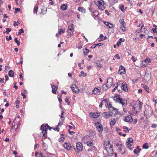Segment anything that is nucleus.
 Segmentation results:
<instances>
[{
	"instance_id": "obj_12",
	"label": "nucleus",
	"mask_w": 157,
	"mask_h": 157,
	"mask_svg": "<svg viewBox=\"0 0 157 157\" xmlns=\"http://www.w3.org/2000/svg\"><path fill=\"white\" fill-rule=\"evenodd\" d=\"M71 89L75 93H78L79 92V89L75 84L72 85Z\"/></svg>"
},
{
	"instance_id": "obj_19",
	"label": "nucleus",
	"mask_w": 157,
	"mask_h": 157,
	"mask_svg": "<svg viewBox=\"0 0 157 157\" xmlns=\"http://www.w3.org/2000/svg\"><path fill=\"white\" fill-rule=\"evenodd\" d=\"M141 149L140 148L139 146H137L136 147V149L134 150V153L136 154H137L139 153L140 152Z\"/></svg>"
},
{
	"instance_id": "obj_56",
	"label": "nucleus",
	"mask_w": 157,
	"mask_h": 157,
	"mask_svg": "<svg viewBox=\"0 0 157 157\" xmlns=\"http://www.w3.org/2000/svg\"><path fill=\"white\" fill-rule=\"evenodd\" d=\"M84 74V72L83 71H81L80 73L79 74V76L81 77L82 75H83V74Z\"/></svg>"
},
{
	"instance_id": "obj_58",
	"label": "nucleus",
	"mask_w": 157,
	"mask_h": 157,
	"mask_svg": "<svg viewBox=\"0 0 157 157\" xmlns=\"http://www.w3.org/2000/svg\"><path fill=\"white\" fill-rule=\"evenodd\" d=\"M64 113V112L63 111H62L61 113V115L60 116V117L61 118H64V117L63 116V114Z\"/></svg>"
},
{
	"instance_id": "obj_51",
	"label": "nucleus",
	"mask_w": 157,
	"mask_h": 157,
	"mask_svg": "<svg viewBox=\"0 0 157 157\" xmlns=\"http://www.w3.org/2000/svg\"><path fill=\"white\" fill-rule=\"evenodd\" d=\"M144 62H146V63H149L151 62V61L150 59H145Z\"/></svg>"
},
{
	"instance_id": "obj_6",
	"label": "nucleus",
	"mask_w": 157,
	"mask_h": 157,
	"mask_svg": "<svg viewBox=\"0 0 157 157\" xmlns=\"http://www.w3.org/2000/svg\"><path fill=\"white\" fill-rule=\"evenodd\" d=\"M152 113V110L150 107H148L146 108L144 112V116L147 117V116H150Z\"/></svg>"
},
{
	"instance_id": "obj_28",
	"label": "nucleus",
	"mask_w": 157,
	"mask_h": 157,
	"mask_svg": "<svg viewBox=\"0 0 157 157\" xmlns=\"http://www.w3.org/2000/svg\"><path fill=\"white\" fill-rule=\"evenodd\" d=\"M95 64H96V66L99 67H102V64L100 63V62L99 61H96L95 62Z\"/></svg>"
},
{
	"instance_id": "obj_29",
	"label": "nucleus",
	"mask_w": 157,
	"mask_h": 157,
	"mask_svg": "<svg viewBox=\"0 0 157 157\" xmlns=\"http://www.w3.org/2000/svg\"><path fill=\"white\" fill-rule=\"evenodd\" d=\"M87 145L88 146L92 147L93 145V143L91 141H87L86 143Z\"/></svg>"
},
{
	"instance_id": "obj_24",
	"label": "nucleus",
	"mask_w": 157,
	"mask_h": 157,
	"mask_svg": "<svg viewBox=\"0 0 157 157\" xmlns=\"http://www.w3.org/2000/svg\"><path fill=\"white\" fill-rule=\"evenodd\" d=\"M9 75L11 77H13L14 76L13 71L11 70L9 71L8 72Z\"/></svg>"
},
{
	"instance_id": "obj_53",
	"label": "nucleus",
	"mask_w": 157,
	"mask_h": 157,
	"mask_svg": "<svg viewBox=\"0 0 157 157\" xmlns=\"http://www.w3.org/2000/svg\"><path fill=\"white\" fill-rule=\"evenodd\" d=\"M124 6L123 5L121 6V7H120V9L123 12H124Z\"/></svg>"
},
{
	"instance_id": "obj_61",
	"label": "nucleus",
	"mask_w": 157,
	"mask_h": 157,
	"mask_svg": "<svg viewBox=\"0 0 157 157\" xmlns=\"http://www.w3.org/2000/svg\"><path fill=\"white\" fill-rule=\"evenodd\" d=\"M4 79L3 78H0V82L1 83H2L4 82Z\"/></svg>"
},
{
	"instance_id": "obj_15",
	"label": "nucleus",
	"mask_w": 157,
	"mask_h": 157,
	"mask_svg": "<svg viewBox=\"0 0 157 157\" xmlns=\"http://www.w3.org/2000/svg\"><path fill=\"white\" fill-rule=\"evenodd\" d=\"M63 146L65 148L68 150H70L72 148L71 145L69 143H65Z\"/></svg>"
},
{
	"instance_id": "obj_21",
	"label": "nucleus",
	"mask_w": 157,
	"mask_h": 157,
	"mask_svg": "<svg viewBox=\"0 0 157 157\" xmlns=\"http://www.w3.org/2000/svg\"><path fill=\"white\" fill-rule=\"evenodd\" d=\"M60 9L63 10H65L67 9V6L66 4H63L61 5Z\"/></svg>"
},
{
	"instance_id": "obj_4",
	"label": "nucleus",
	"mask_w": 157,
	"mask_h": 157,
	"mask_svg": "<svg viewBox=\"0 0 157 157\" xmlns=\"http://www.w3.org/2000/svg\"><path fill=\"white\" fill-rule=\"evenodd\" d=\"M142 104L143 103L139 101H136V103L133 106L134 110H136V111L140 110L142 108Z\"/></svg>"
},
{
	"instance_id": "obj_5",
	"label": "nucleus",
	"mask_w": 157,
	"mask_h": 157,
	"mask_svg": "<svg viewBox=\"0 0 157 157\" xmlns=\"http://www.w3.org/2000/svg\"><path fill=\"white\" fill-rule=\"evenodd\" d=\"M74 147L75 150L76 151H78V152H81L82 151L83 146L82 144L80 142L77 143L76 144V148L75 149V147L73 146Z\"/></svg>"
},
{
	"instance_id": "obj_37",
	"label": "nucleus",
	"mask_w": 157,
	"mask_h": 157,
	"mask_svg": "<svg viewBox=\"0 0 157 157\" xmlns=\"http://www.w3.org/2000/svg\"><path fill=\"white\" fill-rule=\"evenodd\" d=\"M11 30L10 28H7L6 29V31L4 32V33L8 34L9 32L11 31Z\"/></svg>"
},
{
	"instance_id": "obj_46",
	"label": "nucleus",
	"mask_w": 157,
	"mask_h": 157,
	"mask_svg": "<svg viewBox=\"0 0 157 157\" xmlns=\"http://www.w3.org/2000/svg\"><path fill=\"white\" fill-rule=\"evenodd\" d=\"M126 143L127 144V145L128 146V148L130 150H132L131 149H130V147L132 146V144H130L129 143H128V142H126Z\"/></svg>"
},
{
	"instance_id": "obj_25",
	"label": "nucleus",
	"mask_w": 157,
	"mask_h": 157,
	"mask_svg": "<svg viewBox=\"0 0 157 157\" xmlns=\"http://www.w3.org/2000/svg\"><path fill=\"white\" fill-rule=\"evenodd\" d=\"M83 51L84 54L85 56L87 55L89 52V50L87 49L86 48L83 49Z\"/></svg>"
},
{
	"instance_id": "obj_33",
	"label": "nucleus",
	"mask_w": 157,
	"mask_h": 157,
	"mask_svg": "<svg viewBox=\"0 0 157 157\" xmlns=\"http://www.w3.org/2000/svg\"><path fill=\"white\" fill-rule=\"evenodd\" d=\"M94 16L95 17H97L99 15V12L97 10H95L93 13Z\"/></svg>"
},
{
	"instance_id": "obj_30",
	"label": "nucleus",
	"mask_w": 157,
	"mask_h": 157,
	"mask_svg": "<svg viewBox=\"0 0 157 157\" xmlns=\"http://www.w3.org/2000/svg\"><path fill=\"white\" fill-rule=\"evenodd\" d=\"M143 148L144 149H147L148 148V144L147 143L144 144L143 145Z\"/></svg>"
},
{
	"instance_id": "obj_39",
	"label": "nucleus",
	"mask_w": 157,
	"mask_h": 157,
	"mask_svg": "<svg viewBox=\"0 0 157 157\" xmlns=\"http://www.w3.org/2000/svg\"><path fill=\"white\" fill-rule=\"evenodd\" d=\"M142 86L143 88H144L146 90H148L149 87L144 84L142 85Z\"/></svg>"
},
{
	"instance_id": "obj_36",
	"label": "nucleus",
	"mask_w": 157,
	"mask_h": 157,
	"mask_svg": "<svg viewBox=\"0 0 157 157\" xmlns=\"http://www.w3.org/2000/svg\"><path fill=\"white\" fill-rule=\"evenodd\" d=\"M14 41L15 42L17 43V46H19L20 44V42L19 41H18L17 40V38H15L14 39Z\"/></svg>"
},
{
	"instance_id": "obj_40",
	"label": "nucleus",
	"mask_w": 157,
	"mask_h": 157,
	"mask_svg": "<svg viewBox=\"0 0 157 157\" xmlns=\"http://www.w3.org/2000/svg\"><path fill=\"white\" fill-rule=\"evenodd\" d=\"M112 146H113L110 145V146L109 147V150H110V152H111V154H113V149H112Z\"/></svg>"
},
{
	"instance_id": "obj_49",
	"label": "nucleus",
	"mask_w": 157,
	"mask_h": 157,
	"mask_svg": "<svg viewBox=\"0 0 157 157\" xmlns=\"http://www.w3.org/2000/svg\"><path fill=\"white\" fill-rule=\"evenodd\" d=\"M62 122H60L59 123H58V126H61L62 124H63V121H64V119H62Z\"/></svg>"
},
{
	"instance_id": "obj_52",
	"label": "nucleus",
	"mask_w": 157,
	"mask_h": 157,
	"mask_svg": "<svg viewBox=\"0 0 157 157\" xmlns=\"http://www.w3.org/2000/svg\"><path fill=\"white\" fill-rule=\"evenodd\" d=\"M68 132L71 135H73L75 133V132H74L70 131V129L68 130Z\"/></svg>"
},
{
	"instance_id": "obj_7",
	"label": "nucleus",
	"mask_w": 157,
	"mask_h": 157,
	"mask_svg": "<svg viewBox=\"0 0 157 157\" xmlns=\"http://www.w3.org/2000/svg\"><path fill=\"white\" fill-rule=\"evenodd\" d=\"M113 113L111 112H104L102 114V115L105 118H108L110 116H112Z\"/></svg>"
},
{
	"instance_id": "obj_10",
	"label": "nucleus",
	"mask_w": 157,
	"mask_h": 157,
	"mask_svg": "<svg viewBox=\"0 0 157 157\" xmlns=\"http://www.w3.org/2000/svg\"><path fill=\"white\" fill-rule=\"evenodd\" d=\"M124 120L126 122H131L133 120L132 116L131 115H128L125 117Z\"/></svg>"
},
{
	"instance_id": "obj_20",
	"label": "nucleus",
	"mask_w": 157,
	"mask_h": 157,
	"mask_svg": "<svg viewBox=\"0 0 157 157\" xmlns=\"http://www.w3.org/2000/svg\"><path fill=\"white\" fill-rule=\"evenodd\" d=\"M105 25L108 27L109 28H112L113 27V24L108 22L105 21L104 22Z\"/></svg>"
},
{
	"instance_id": "obj_64",
	"label": "nucleus",
	"mask_w": 157,
	"mask_h": 157,
	"mask_svg": "<svg viewBox=\"0 0 157 157\" xmlns=\"http://www.w3.org/2000/svg\"><path fill=\"white\" fill-rule=\"evenodd\" d=\"M21 95L23 96V99H25L26 98V96L25 94H24L23 93H21Z\"/></svg>"
},
{
	"instance_id": "obj_41",
	"label": "nucleus",
	"mask_w": 157,
	"mask_h": 157,
	"mask_svg": "<svg viewBox=\"0 0 157 157\" xmlns=\"http://www.w3.org/2000/svg\"><path fill=\"white\" fill-rule=\"evenodd\" d=\"M119 150L120 151V152L121 153V154L123 155L125 153V151H124V152H122V149L121 148L119 147L118 148Z\"/></svg>"
},
{
	"instance_id": "obj_42",
	"label": "nucleus",
	"mask_w": 157,
	"mask_h": 157,
	"mask_svg": "<svg viewBox=\"0 0 157 157\" xmlns=\"http://www.w3.org/2000/svg\"><path fill=\"white\" fill-rule=\"evenodd\" d=\"M53 129L55 131H56L57 132H59V128L58 127V126H57L56 128H53Z\"/></svg>"
},
{
	"instance_id": "obj_3",
	"label": "nucleus",
	"mask_w": 157,
	"mask_h": 157,
	"mask_svg": "<svg viewBox=\"0 0 157 157\" xmlns=\"http://www.w3.org/2000/svg\"><path fill=\"white\" fill-rule=\"evenodd\" d=\"M49 125L48 124L44 125V124H42L41 127L40 129L42 131V133H43V136L45 137H47V131Z\"/></svg>"
},
{
	"instance_id": "obj_63",
	"label": "nucleus",
	"mask_w": 157,
	"mask_h": 157,
	"mask_svg": "<svg viewBox=\"0 0 157 157\" xmlns=\"http://www.w3.org/2000/svg\"><path fill=\"white\" fill-rule=\"evenodd\" d=\"M5 78H6L5 80L6 81H7L8 80V75H5Z\"/></svg>"
},
{
	"instance_id": "obj_27",
	"label": "nucleus",
	"mask_w": 157,
	"mask_h": 157,
	"mask_svg": "<svg viewBox=\"0 0 157 157\" xmlns=\"http://www.w3.org/2000/svg\"><path fill=\"white\" fill-rule=\"evenodd\" d=\"M116 121L115 119L114 118H112L110 122V124L111 125H113L116 123Z\"/></svg>"
},
{
	"instance_id": "obj_31",
	"label": "nucleus",
	"mask_w": 157,
	"mask_h": 157,
	"mask_svg": "<svg viewBox=\"0 0 157 157\" xmlns=\"http://www.w3.org/2000/svg\"><path fill=\"white\" fill-rule=\"evenodd\" d=\"M38 9V7L37 6H36L34 7L33 10V13H34L36 14Z\"/></svg>"
},
{
	"instance_id": "obj_17",
	"label": "nucleus",
	"mask_w": 157,
	"mask_h": 157,
	"mask_svg": "<svg viewBox=\"0 0 157 157\" xmlns=\"http://www.w3.org/2000/svg\"><path fill=\"white\" fill-rule=\"evenodd\" d=\"M109 112H111L112 111H114L115 114H117L118 113L117 109L116 108H115L113 106L109 107Z\"/></svg>"
},
{
	"instance_id": "obj_62",
	"label": "nucleus",
	"mask_w": 157,
	"mask_h": 157,
	"mask_svg": "<svg viewBox=\"0 0 157 157\" xmlns=\"http://www.w3.org/2000/svg\"><path fill=\"white\" fill-rule=\"evenodd\" d=\"M39 146V144H37L35 145L34 147V149H36V148Z\"/></svg>"
},
{
	"instance_id": "obj_14",
	"label": "nucleus",
	"mask_w": 157,
	"mask_h": 157,
	"mask_svg": "<svg viewBox=\"0 0 157 157\" xmlns=\"http://www.w3.org/2000/svg\"><path fill=\"white\" fill-rule=\"evenodd\" d=\"M113 79L112 78H109L108 79L106 84L108 85V87L110 88L113 85Z\"/></svg>"
},
{
	"instance_id": "obj_57",
	"label": "nucleus",
	"mask_w": 157,
	"mask_h": 157,
	"mask_svg": "<svg viewBox=\"0 0 157 157\" xmlns=\"http://www.w3.org/2000/svg\"><path fill=\"white\" fill-rule=\"evenodd\" d=\"M121 41H119L117 42V46H119V45H121Z\"/></svg>"
},
{
	"instance_id": "obj_11",
	"label": "nucleus",
	"mask_w": 157,
	"mask_h": 157,
	"mask_svg": "<svg viewBox=\"0 0 157 157\" xmlns=\"http://www.w3.org/2000/svg\"><path fill=\"white\" fill-rule=\"evenodd\" d=\"M118 72L121 75L124 74L125 72V68L123 66L121 65L120 67Z\"/></svg>"
},
{
	"instance_id": "obj_9",
	"label": "nucleus",
	"mask_w": 157,
	"mask_h": 157,
	"mask_svg": "<svg viewBox=\"0 0 157 157\" xmlns=\"http://www.w3.org/2000/svg\"><path fill=\"white\" fill-rule=\"evenodd\" d=\"M101 89L100 87H95L93 90V94L96 95L100 94Z\"/></svg>"
},
{
	"instance_id": "obj_50",
	"label": "nucleus",
	"mask_w": 157,
	"mask_h": 157,
	"mask_svg": "<svg viewBox=\"0 0 157 157\" xmlns=\"http://www.w3.org/2000/svg\"><path fill=\"white\" fill-rule=\"evenodd\" d=\"M64 139V138L63 137H62L59 139V142H62L63 141Z\"/></svg>"
},
{
	"instance_id": "obj_60",
	"label": "nucleus",
	"mask_w": 157,
	"mask_h": 157,
	"mask_svg": "<svg viewBox=\"0 0 157 157\" xmlns=\"http://www.w3.org/2000/svg\"><path fill=\"white\" fill-rule=\"evenodd\" d=\"M123 129H126L127 130V131L128 132L129 131V130H128V128L127 127H126L125 126H124L123 127Z\"/></svg>"
},
{
	"instance_id": "obj_44",
	"label": "nucleus",
	"mask_w": 157,
	"mask_h": 157,
	"mask_svg": "<svg viewBox=\"0 0 157 157\" xmlns=\"http://www.w3.org/2000/svg\"><path fill=\"white\" fill-rule=\"evenodd\" d=\"M41 13H42L43 14H45L46 12H47V10L46 9L45 10H43V9H41Z\"/></svg>"
},
{
	"instance_id": "obj_34",
	"label": "nucleus",
	"mask_w": 157,
	"mask_h": 157,
	"mask_svg": "<svg viewBox=\"0 0 157 157\" xmlns=\"http://www.w3.org/2000/svg\"><path fill=\"white\" fill-rule=\"evenodd\" d=\"M74 32V31H70L69 30H67V31L68 34L69 35H72L73 34Z\"/></svg>"
},
{
	"instance_id": "obj_18",
	"label": "nucleus",
	"mask_w": 157,
	"mask_h": 157,
	"mask_svg": "<svg viewBox=\"0 0 157 157\" xmlns=\"http://www.w3.org/2000/svg\"><path fill=\"white\" fill-rule=\"evenodd\" d=\"M51 86L52 88V93L56 94V91L58 89V86H56L55 85H51Z\"/></svg>"
},
{
	"instance_id": "obj_8",
	"label": "nucleus",
	"mask_w": 157,
	"mask_h": 157,
	"mask_svg": "<svg viewBox=\"0 0 157 157\" xmlns=\"http://www.w3.org/2000/svg\"><path fill=\"white\" fill-rule=\"evenodd\" d=\"M119 22L121 23V28L123 31L126 30L125 23L124 22V20L123 19H121L119 21Z\"/></svg>"
},
{
	"instance_id": "obj_55",
	"label": "nucleus",
	"mask_w": 157,
	"mask_h": 157,
	"mask_svg": "<svg viewBox=\"0 0 157 157\" xmlns=\"http://www.w3.org/2000/svg\"><path fill=\"white\" fill-rule=\"evenodd\" d=\"M114 57L116 58H117L118 59H120V57H119L118 54H116L115 55Z\"/></svg>"
},
{
	"instance_id": "obj_16",
	"label": "nucleus",
	"mask_w": 157,
	"mask_h": 157,
	"mask_svg": "<svg viewBox=\"0 0 157 157\" xmlns=\"http://www.w3.org/2000/svg\"><path fill=\"white\" fill-rule=\"evenodd\" d=\"M122 89L125 92H127L128 89L127 88V84L125 82H123L121 86Z\"/></svg>"
},
{
	"instance_id": "obj_13",
	"label": "nucleus",
	"mask_w": 157,
	"mask_h": 157,
	"mask_svg": "<svg viewBox=\"0 0 157 157\" xmlns=\"http://www.w3.org/2000/svg\"><path fill=\"white\" fill-rule=\"evenodd\" d=\"M97 124H99L100 123L99 122L96 123V128L98 130V131L99 132H101L103 130V127L102 126V125L101 124H100L98 125V126H97Z\"/></svg>"
},
{
	"instance_id": "obj_23",
	"label": "nucleus",
	"mask_w": 157,
	"mask_h": 157,
	"mask_svg": "<svg viewBox=\"0 0 157 157\" xmlns=\"http://www.w3.org/2000/svg\"><path fill=\"white\" fill-rule=\"evenodd\" d=\"M74 25L73 24H71L68 26V30L70 31H74V28L73 27Z\"/></svg>"
},
{
	"instance_id": "obj_38",
	"label": "nucleus",
	"mask_w": 157,
	"mask_h": 157,
	"mask_svg": "<svg viewBox=\"0 0 157 157\" xmlns=\"http://www.w3.org/2000/svg\"><path fill=\"white\" fill-rule=\"evenodd\" d=\"M24 33V31L22 29H20L19 30V32L18 33V34L19 35H21V33Z\"/></svg>"
},
{
	"instance_id": "obj_43",
	"label": "nucleus",
	"mask_w": 157,
	"mask_h": 157,
	"mask_svg": "<svg viewBox=\"0 0 157 157\" xmlns=\"http://www.w3.org/2000/svg\"><path fill=\"white\" fill-rule=\"evenodd\" d=\"M20 11V9L19 8H16L15 9V13H17V12H19Z\"/></svg>"
},
{
	"instance_id": "obj_2",
	"label": "nucleus",
	"mask_w": 157,
	"mask_h": 157,
	"mask_svg": "<svg viewBox=\"0 0 157 157\" xmlns=\"http://www.w3.org/2000/svg\"><path fill=\"white\" fill-rule=\"evenodd\" d=\"M94 2L98 6L99 9L102 10L105 9V7L104 6L105 3L103 0H96Z\"/></svg>"
},
{
	"instance_id": "obj_45",
	"label": "nucleus",
	"mask_w": 157,
	"mask_h": 157,
	"mask_svg": "<svg viewBox=\"0 0 157 157\" xmlns=\"http://www.w3.org/2000/svg\"><path fill=\"white\" fill-rule=\"evenodd\" d=\"M6 38L7 41H9L10 40H11L12 39V37L11 36H9V38H8V37L6 36Z\"/></svg>"
},
{
	"instance_id": "obj_1",
	"label": "nucleus",
	"mask_w": 157,
	"mask_h": 157,
	"mask_svg": "<svg viewBox=\"0 0 157 157\" xmlns=\"http://www.w3.org/2000/svg\"><path fill=\"white\" fill-rule=\"evenodd\" d=\"M114 100L117 102L125 105L127 104V101L125 99H122L120 97V95L118 94H116V96L114 98Z\"/></svg>"
},
{
	"instance_id": "obj_26",
	"label": "nucleus",
	"mask_w": 157,
	"mask_h": 157,
	"mask_svg": "<svg viewBox=\"0 0 157 157\" xmlns=\"http://www.w3.org/2000/svg\"><path fill=\"white\" fill-rule=\"evenodd\" d=\"M109 88V87H108V85L106 84H104L102 85V89L104 90H106Z\"/></svg>"
},
{
	"instance_id": "obj_47",
	"label": "nucleus",
	"mask_w": 157,
	"mask_h": 157,
	"mask_svg": "<svg viewBox=\"0 0 157 157\" xmlns=\"http://www.w3.org/2000/svg\"><path fill=\"white\" fill-rule=\"evenodd\" d=\"M128 141L129 142H131V143H133V140L132 138H128Z\"/></svg>"
},
{
	"instance_id": "obj_59",
	"label": "nucleus",
	"mask_w": 157,
	"mask_h": 157,
	"mask_svg": "<svg viewBox=\"0 0 157 157\" xmlns=\"http://www.w3.org/2000/svg\"><path fill=\"white\" fill-rule=\"evenodd\" d=\"M97 46H100L102 45V44L101 43H99L95 44Z\"/></svg>"
},
{
	"instance_id": "obj_54",
	"label": "nucleus",
	"mask_w": 157,
	"mask_h": 157,
	"mask_svg": "<svg viewBox=\"0 0 157 157\" xmlns=\"http://www.w3.org/2000/svg\"><path fill=\"white\" fill-rule=\"evenodd\" d=\"M39 157H45L44 156L43 154L42 153H39Z\"/></svg>"
},
{
	"instance_id": "obj_48",
	"label": "nucleus",
	"mask_w": 157,
	"mask_h": 157,
	"mask_svg": "<svg viewBox=\"0 0 157 157\" xmlns=\"http://www.w3.org/2000/svg\"><path fill=\"white\" fill-rule=\"evenodd\" d=\"M65 101L67 102V104L69 105H70V102L68 100L67 98H66L65 99Z\"/></svg>"
},
{
	"instance_id": "obj_32",
	"label": "nucleus",
	"mask_w": 157,
	"mask_h": 157,
	"mask_svg": "<svg viewBox=\"0 0 157 157\" xmlns=\"http://www.w3.org/2000/svg\"><path fill=\"white\" fill-rule=\"evenodd\" d=\"M78 10L79 11L81 12L82 13L85 12V10L82 7H79L78 8Z\"/></svg>"
},
{
	"instance_id": "obj_22",
	"label": "nucleus",
	"mask_w": 157,
	"mask_h": 157,
	"mask_svg": "<svg viewBox=\"0 0 157 157\" xmlns=\"http://www.w3.org/2000/svg\"><path fill=\"white\" fill-rule=\"evenodd\" d=\"M100 115V114L99 113L97 112H95L92 115V117L94 118H96L99 117Z\"/></svg>"
},
{
	"instance_id": "obj_35",
	"label": "nucleus",
	"mask_w": 157,
	"mask_h": 157,
	"mask_svg": "<svg viewBox=\"0 0 157 157\" xmlns=\"http://www.w3.org/2000/svg\"><path fill=\"white\" fill-rule=\"evenodd\" d=\"M65 29H59V34L60 35H61V33H64L65 32Z\"/></svg>"
}]
</instances>
